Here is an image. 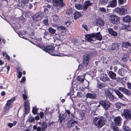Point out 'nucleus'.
I'll use <instances>...</instances> for the list:
<instances>
[{"label": "nucleus", "instance_id": "nucleus-11", "mask_svg": "<svg viewBox=\"0 0 131 131\" xmlns=\"http://www.w3.org/2000/svg\"><path fill=\"white\" fill-rule=\"evenodd\" d=\"M119 90L122 92L123 93L125 94L128 96H130V91L128 89L122 87H119L118 88Z\"/></svg>", "mask_w": 131, "mask_h": 131}, {"label": "nucleus", "instance_id": "nucleus-15", "mask_svg": "<svg viewBox=\"0 0 131 131\" xmlns=\"http://www.w3.org/2000/svg\"><path fill=\"white\" fill-rule=\"evenodd\" d=\"M83 63L84 66H86L88 65L89 62L90 57L87 54H85L83 56Z\"/></svg>", "mask_w": 131, "mask_h": 131}, {"label": "nucleus", "instance_id": "nucleus-51", "mask_svg": "<svg viewBox=\"0 0 131 131\" xmlns=\"http://www.w3.org/2000/svg\"><path fill=\"white\" fill-rule=\"evenodd\" d=\"M71 23V21L69 20H68L66 22H65V25H66V27H69V26L70 25Z\"/></svg>", "mask_w": 131, "mask_h": 131}, {"label": "nucleus", "instance_id": "nucleus-62", "mask_svg": "<svg viewBox=\"0 0 131 131\" xmlns=\"http://www.w3.org/2000/svg\"><path fill=\"white\" fill-rule=\"evenodd\" d=\"M77 80L80 82H82V78L81 77L79 76H78L77 78Z\"/></svg>", "mask_w": 131, "mask_h": 131}, {"label": "nucleus", "instance_id": "nucleus-58", "mask_svg": "<svg viewBox=\"0 0 131 131\" xmlns=\"http://www.w3.org/2000/svg\"><path fill=\"white\" fill-rule=\"evenodd\" d=\"M127 88L129 89H131V83L129 82L127 83Z\"/></svg>", "mask_w": 131, "mask_h": 131}, {"label": "nucleus", "instance_id": "nucleus-34", "mask_svg": "<svg viewBox=\"0 0 131 131\" xmlns=\"http://www.w3.org/2000/svg\"><path fill=\"white\" fill-rule=\"evenodd\" d=\"M57 29L61 32H63L64 30H66V28L62 26H59L57 27Z\"/></svg>", "mask_w": 131, "mask_h": 131}, {"label": "nucleus", "instance_id": "nucleus-53", "mask_svg": "<svg viewBox=\"0 0 131 131\" xmlns=\"http://www.w3.org/2000/svg\"><path fill=\"white\" fill-rule=\"evenodd\" d=\"M113 129L114 131H119L118 127L116 126H113Z\"/></svg>", "mask_w": 131, "mask_h": 131}, {"label": "nucleus", "instance_id": "nucleus-33", "mask_svg": "<svg viewBox=\"0 0 131 131\" xmlns=\"http://www.w3.org/2000/svg\"><path fill=\"white\" fill-rule=\"evenodd\" d=\"M106 85V83H98L97 86L98 88L101 89L105 87Z\"/></svg>", "mask_w": 131, "mask_h": 131}, {"label": "nucleus", "instance_id": "nucleus-17", "mask_svg": "<svg viewBox=\"0 0 131 131\" xmlns=\"http://www.w3.org/2000/svg\"><path fill=\"white\" fill-rule=\"evenodd\" d=\"M105 94L106 97L107 99H109L110 101H113L114 99V97L113 95L110 92H105Z\"/></svg>", "mask_w": 131, "mask_h": 131}, {"label": "nucleus", "instance_id": "nucleus-42", "mask_svg": "<svg viewBox=\"0 0 131 131\" xmlns=\"http://www.w3.org/2000/svg\"><path fill=\"white\" fill-rule=\"evenodd\" d=\"M97 23L101 26H102L104 25V21L101 19H99L97 21Z\"/></svg>", "mask_w": 131, "mask_h": 131}, {"label": "nucleus", "instance_id": "nucleus-36", "mask_svg": "<svg viewBox=\"0 0 131 131\" xmlns=\"http://www.w3.org/2000/svg\"><path fill=\"white\" fill-rule=\"evenodd\" d=\"M53 21L55 22H57L59 19V18L58 17L56 14H55L53 15Z\"/></svg>", "mask_w": 131, "mask_h": 131}, {"label": "nucleus", "instance_id": "nucleus-29", "mask_svg": "<svg viewBox=\"0 0 131 131\" xmlns=\"http://www.w3.org/2000/svg\"><path fill=\"white\" fill-rule=\"evenodd\" d=\"M47 127L48 125L47 123L45 122H43L41 126V131H45L46 130L47 128Z\"/></svg>", "mask_w": 131, "mask_h": 131}, {"label": "nucleus", "instance_id": "nucleus-50", "mask_svg": "<svg viewBox=\"0 0 131 131\" xmlns=\"http://www.w3.org/2000/svg\"><path fill=\"white\" fill-rule=\"evenodd\" d=\"M29 121L31 123H33L35 121V119L32 116L30 117L29 119Z\"/></svg>", "mask_w": 131, "mask_h": 131}, {"label": "nucleus", "instance_id": "nucleus-5", "mask_svg": "<svg viewBox=\"0 0 131 131\" xmlns=\"http://www.w3.org/2000/svg\"><path fill=\"white\" fill-rule=\"evenodd\" d=\"M15 99V97H13L11 99L7 101L5 106L4 107L3 109L5 112L9 111L10 108H11L12 107V104Z\"/></svg>", "mask_w": 131, "mask_h": 131}, {"label": "nucleus", "instance_id": "nucleus-45", "mask_svg": "<svg viewBox=\"0 0 131 131\" xmlns=\"http://www.w3.org/2000/svg\"><path fill=\"white\" fill-rule=\"evenodd\" d=\"M122 59L123 61H124V62H126V61L128 59V58L127 57L126 55H124L122 56Z\"/></svg>", "mask_w": 131, "mask_h": 131}, {"label": "nucleus", "instance_id": "nucleus-13", "mask_svg": "<svg viewBox=\"0 0 131 131\" xmlns=\"http://www.w3.org/2000/svg\"><path fill=\"white\" fill-rule=\"evenodd\" d=\"M77 121L72 119L69 121L67 123V126L68 128H70L76 125H77Z\"/></svg>", "mask_w": 131, "mask_h": 131}, {"label": "nucleus", "instance_id": "nucleus-9", "mask_svg": "<svg viewBox=\"0 0 131 131\" xmlns=\"http://www.w3.org/2000/svg\"><path fill=\"white\" fill-rule=\"evenodd\" d=\"M124 115L125 118L129 119H131V110L129 109L124 110Z\"/></svg>", "mask_w": 131, "mask_h": 131}, {"label": "nucleus", "instance_id": "nucleus-25", "mask_svg": "<svg viewBox=\"0 0 131 131\" xmlns=\"http://www.w3.org/2000/svg\"><path fill=\"white\" fill-rule=\"evenodd\" d=\"M81 15V13L78 11L75 12L73 14L75 20L79 18Z\"/></svg>", "mask_w": 131, "mask_h": 131}, {"label": "nucleus", "instance_id": "nucleus-3", "mask_svg": "<svg viewBox=\"0 0 131 131\" xmlns=\"http://www.w3.org/2000/svg\"><path fill=\"white\" fill-rule=\"evenodd\" d=\"M27 95L23 94L22 96L23 99L25 100L24 102V108L25 110V113L26 114H28L29 112L30 109V104L28 100H26L27 98Z\"/></svg>", "mask_w": 131, "mask_h": 131}, {"label": "nucleus", "instance_id": "nucleus-59", "mask_svg": "<svg viewBox=\"0 0 131 131\" xmlns=\"http://www.w3.org/2000/svg\"><path fill=\"white\" fill-rule=\"evenodd\" d=\"M82 95V93L81 92H78L77 93V96L78 97H81Z\"/></svg>", "mask_w": 131, "mask_h": 131}, {"label": "nucleus", "instance_id": "nucleus-38", "mask_svg": "<svg viewBox=\"0 0 131 131\" xmlns=\"http://www.w3.org/2000/svg\"><path fill=\"white\" fill-rule=\"evenodd\" d=\"M122 129L124 130V131H130L129 128L124 124V125Z\"/></svg>", "mask_w": 131, "mask_h": 131}, {"label": "nucleus", "instance_id": "nucleus-31", "mask_svg": "<svg viewBox=\"0 0 131 131\" xmlns=\"http://www.w3.org/2000/svg\"><path fill=\"white\" fill-rule=\"evenodd\" d=\"M108 78L106 76V75L102 74L100 77V79L103 82H105L107 80Z\"/></svg>", "mask_w": 131, "mask_h": 131}, {"label": "nucleus", "instance_id": "nucleus-4", "mask_svg": "<svg viewBox=\"0 0 131 131\" xmlns=\"http://www.w3.org/2000/svg\"><path fill=\"white\" fill-rule=\"evenodd\" d=\"M38 46L43 51L49 53L50 54H51L53 51L55 49V47L52 45L47 46H46L44 45H41L40 44H38Z\"/></svg>", "mask_w": 131, "mask_h": 131}, {"label": "nucleus", "instance_id": "nucleus-52", "mask_svg": "<svg viewBox=\"0 0 131 131\" xmlns=\"http://www.w3.org/2000/svg\"><path fill=\"white\" fill-rule=\"evenodd\" d=\"M85 85H84V83H83V84L84 86V87L85 88H86L88 86V84H89L88 82L85 79Z\"/></svg>", "mask_w": 131, "mask_h": 131}, {"label": "nucleus", "instance_id": "nucleus-40", "mask_svg": "<svg viewBox=\"0 0 131 131\" xmlns=\"http://www.w3.org/2000/svg\"><path fill=\"white\" fill-rule=\"evenodd\" d=\"M75 7V8L77 9H82V5L80 4H76Z\"/></svg>", "mask_w": 131, "mask_h": 131}, {"label": "nucleus", "instance_id": "nucleus-37", "mask_svg": "<svg viewBox=\"0 0 131 131\" xmlns=\"http://www.w3.org/2000/svg\"><path fill=\"white\" fill-rule=\"evenodd\" d=\"M49 31L52 34H54L56 32V30L52 27H49Z\"/></svg>", "mask_w": 131, "mask_h": 131}, {"label": "nucleus", "instance_id": "nucleus-57", "mask_svg": "<svg viewBox=\"0 0 131 131\" xmlns=\"http://www.w3.org/2000/svg\"><path fill=\"white\" fill-rule=\"evenodd\" d=\"M49 34L48 32L46 30H45L44 33V36L43 38L46 39V38L45 37L48 34Z\"/></svg>", "mask_w": 131, "mask_h": 131}, {"label": "nucleus", "instance_id": "nucleus-49", "mask_svg": "<svg viewBox=\"0 0 131 131\" xmlns=\"http://www.w3.org/2000/svg\"><path fill=\"white\" fill-rule=\"evenodd\" d=\"M43 23L45 25H49V23L48 22V19H45L43 20Z\"/></svg>", "mask_w": 131, "mask_h": 131}, {"label": "nucleus", "instance_id": "nucleus-10", "mask_svg": "<svg viewBox=\"0 0 131 131\" xmlns=\"http://www.w3.org/2000/svg\"><path fill=\"white\" fill-rule=\"evenodd\" d=\"M114 11L121 15L125 14L127 12V11L125 9L119 7L115 8L114 9Z\"/></svg>", "mask_w": 131, "mask_h": 131}, {"label": "nucleus", "instance_id": "nucleus-16", "mask_svg": "<svg viewBox=\"0 0 131 131\" xmlns=\"http://www.w3.org/2000/svg\"><path fill=\"white\" fill-rule=\"evenodd\" d=\"M122 119L121 117L118 116L114 118L113 121L115 124L116 125H120Z\"/></svg>", "mask_w": 131, "mask_h": 131}, {"label": "nucleus", "instance_id": "nucleus-28", "mask_svg": "<svg viewBox=\"0 0 131 131\" xmlns=\"http://www.w3.org/2000/svg\"><path fill=\"white\" fill-rule=\"evenodd\" d=\"M108 30L109 33L112 36H116L117 35V33L116 32L114 31L113 29L109 28Z\"/></svg>", "mask_w": 131, "mask_h": 131}, {"label": "nucleus", "instance_id": "nucleus-64", "mask_svg": "<svg viewBox=\"0 0 131 131\" xmlns=\"http://www.w3.org/2000/svg\"><path fill=\"white\" fill-rule=\"evenodd\" d=\"M18 72H21L22 70L19 67H17L16 69Z\"/></svg>", "mask_w": 131, "mask_h": 131}, {"label": "nucleus", "instance_id": "nucleus-55", "mask_svg": "<svg viewBox=\"0 0 131 131\" xmlns=\"http://www.w3.org/2000/svg\"><path fill=\"white\" fill-rule=\"evenodd\" d=\"M26 80V78L25 77H23L20 81V82L21 83H24Z\"/></svg>", "mask_w": 131, "mask_h": 131}, {"label": "nucleus", "instance_id": "nucleus-27", "mask_svg": "<svg viewBox=\"0 0 131 131\" xmlns=\"http://www.w3.org/2000/svg\"><path fill=\"white\" fill-rule=\"evenodd\" d=\"M109 75L110 77L112 79L115 80L116 78V74L112 71H110L109 72Z\"/></svg>", "mask_w": 131, "mask_h": 131}, {"label": "nucleus", "instance_id": "nucleus-56", "mask_svg": "<svg viewBox=\"0 0 131 131\" xmlns=\"http://www.w3.org/2000/svg\"><path fill=\"white\" fill-rule=\"evenodd\" d=\"M99 10L101 12H106V10L105 9L104 7H101L100 8Z\"/></svg>", "mask_w": 131, "mask_h": 131}, {"label": "nucleus", "instance_id": "nucleus-14", "mask_svg": "<svg viewBox=\"0 0 131 131\" xmlns=\"http://www.w3.org/2000/svg\"><path fill=\"white\" fill-rule=\"evenodd\" d=\"M64 113L66 115V117L67 119L69 118L73 119L74 118L73 113H71L70 111L66 109L65 112Z\"/></svg>", "mask_w": 131, "mask_h": 131}, {"label": "nucleus", "instance_id": "nucleus-39", "mask_svg": "<svg viewBox=\"0 0 131 131\" xmlns=\"http://www.w3.org/2000/svg\"><path fill=\"white\" fill-rule=\"evenodd\" d=\"M38 109L36 107H33L32 110V113L34 115L36 114L38 111Z\"/></svg>", "mask_w": 131, "mask_h": 131}, {"label": "nucleus", "instance_id": "nucleus-30", "mask_svg": "<svg viewBox=\"0 0 131 131\" xmlns=\"http://www.w3.org/2000/svg\"><path fill=\"white\" fill-rule=\"evenodd\" d=\"M130 43L129 42H123L122 45L123 47L127 48L128 47L131 46Z\"/></svg>", "mask_w": 131, "mask_h": 131}, {"label": "nucleus", "instance_id": "nucleus-1", "mask_svg": "<svg viewBox=\"0 0 131 131\" xmlns=\"http://www.w3.org/2000/svg\"><path fill=\"white\" fill-rule=\"evenodd\" d=\"M85 39L88 41L91 42L95 41L96 39L101 40L102 39V36L100 33L99 32L95 34L94 33L85 35Z\"/></svg>", "mask_w": 131, "mask_h": 131}, {"label": "nucleus", "instance_id": "nucleus-12", "mask_svg": "<svg viewBox=\"0 0 131 131\" xmlns=\"http://www.w3.org/2000/svg\"><path fill=\"white\" fill-rule=\"evenodd\" d=\"M43 15H41V13H38L33 15L32 18L35 21H38L41 20V18Z\"/></svg>", "mask_w": 131, "mask_h": 131}, {"label": "nucleus", "instance_id": "nucleus-46", "mask_svg": "<svg viewBox=\"0 0 131 131\" xmlns=\"http://www.w3.org/2000/svg\"><path fill=\"white\" fill-rule=\"evenodd\" d=\"M29 0H22L21 1V3L24 5H25L26 4L29 3Z\"/></svg>", "mask_w": 131, "mask_h": 131}, {"label": "nucleus", "instance_id": "nucleus-22", "mask_svg": "<svg viewBox=\"0 0 131 131\" xmlns=\"http://www.w3.org/2000/svg\"><path fill=\"white\" fill-rule=\"evenodd\" d=\"M70 40L74 45H77L79 43L78 39L75 37H72L70 39Z\"/></svg>", "mask_w": 131, "mask_h": 131}, {"label": "nucleus", "instance_id": "nucleus-21", "mask_svg": "<svg viewBox=\"0 0 131 131\" xmlns=\"http://www.w3.org/2000/svg\"><path fill=\"white\" fill-rule=\"evenodd\" d=\"M85 96L88 98H90L92 99H94L96 98V95L94 93L91 94L89 93L86 94L85 95Z\"/></svg>", "mask_w": 131, "mask_h": 131}, {"label": "nucleus", "instance_id": "nucleus-7", "mask_svg": "<svg viewBox=\"0 0 131 131\" xmlns=\"http://www.w3.org/2000/svg\"><path fill=\"white\" fill-rule=\"evenodd\" d=\"M99 103L105 110H107L110 107V103L108 101L101 100Z\"/></svg>", "mask_w": 131, "mask_h": 131}, {"label": "nucleus", "instance_id": "nucleus-44", "mask_svg": "<svg viewBox=\"0 0 131 131\" xmlns=\"http://www.w3.org/2000/svg\"><path fill=\"white\" fill-rule=\"evenodd\" d=\"M3 56H5L6 59H7L8 60H9L10 59V57L8 56L7 53L3 52Z\"/></svg>", "mask_w": 131, "mask_h": 131}, {"label": "nucleus", "instance_id": "nucleus-60", "mask_svg": "<svg viewBox=\"0 0 131 131\" xmlns=\"http://www.w3.org/2000/svg\"><path fill=\"white\" fill-rule=\"evenodd\" d=\"M39 116L41 118H42L44 116V113L42 112H41L39 113Z\"/></svg>", "mask_w": 131, "mask_h": 131}, {"label": "nucleus", "instance_id": "nucleus-35", "mask_svg": "<svg viewBox=\"0 0 131 131\" xmlns=\"http://www.w3.org/2000/svg\"><path fill=\"white\" fill-rule=\"evenodd\" d=\"M109 0H100L99 3L102 5H105L107 4Z\"/></svg>", "mask_w": 131, "mask_h": 131}, {"label": "nucleus", "instance_id": "nucleus-2", "mask_svg": "<svg viewBox=\"0 0 131 131\" xmlns=\"http://www.w3.org/2000/svg\"><path fill=\"white\" fill-rule=\"evenodd\" d=\"M105 119L103 117L99 118H95L93 121V123L99 128H101L105 124Z\"/></svg>", "mask_w": 131, "mask_h": 131}, {"label": "nucleus", "instance_id": "nucleus-19", "mask_svg": "<svg viewBox=\"0 0 131 131\" xmlns=\"http://www.w3.org/2000/svg\"><path fill=\"white\" fill-rule=\"evenodd\" d=\"M66 115L64 114L60 113L58 116V120L59 121L60 123H61L66 118Z\"/></svg>", "mask_w": 131, "mask_h": 131}, {"label": "nucleus", "instance_id": "nucleus-43", "mask_svg": "<svg viewBox=\"0 0 131 131\" xmlns=\"http://www.w3.org/2000/svg\"><path fill=\"white\" fill-rule=\"evenodd\" d=\"M72 12L73 11L72 10V8H69V9H68L66 11V13L67 14L69 15L70 14H71L72 13Z\"/></svg>", "mask_w": 131, "mask_h": 131}, {"label": "nucleus", "instance_id": "nucleus-24", "mask_svg": "<svg viewBox=\"0 0 131 131\" xmlns=\"http://www.w3.org/2000/svg\"><path fill=\"white\" fill-rule=\"evenodd\" d=\"M116 94L118 96V97L121 99H122L124 97V95L118 90L114 89V90Z\"/></svg>", "mask_w": 131, "mask_h": 131}, {"label": "nucleus", "instance_id": "nucleus-48", "mask_svg": "<svg viewBox=\"0 0 131 131\" xmlns=\"http://www.w3.org/2000/svg\"><path fill=\"white\" fill-rule=\"evenodd\" d=\"M126 1V0H118V3L119 4L122 5L124 4Z\"/></svg>", "mask_w": 131, "mask_h": 131}, {"label": "nucleus", "instance_id": "nucleus-41", "mask_svg": "<svg viewBox=\"0 0 131 131\" xmlns=\"http://www.w3.org/2000/svg\"><path fill=\"white\" fill-rule=\"evenodd\" d=\"M33 128L34 130H36L37 131H41V128L40 127L38 126L37 127L36 125H34L33 126Z\"/></svg>", "mask_w": 131, "mask_h": 131}, {"label": "nucleus", "instance_id": "nucleus-23", "mask_svg": "<svg viewBox=\"0 0 131 131\" xmlns=\"http://www.w3.org/2000/svg\"><path fill=\"white\" fill-rule=\"evenodd\" d=\"M92 3H90V1H85L84 3V6L82 8L83 10L84 11H86V9L88 8V7L91 5Z\"/></svg>", "mask_w": 131, "mask_h": 131}, {"label": "nucleus", "instance_id": "nucleus-63", "mask_svg": "<svg viewBox=\"0 0 131 131\" xmlns=\"http://www.w3.org/2000/svg\"><path fill=\"white\" fill-rule=\"evenodd\" d=\"M28 8L29 9H31L33 7V5L31 3H29L28 5Z\"/></svg>", "mask_w": 131, "mask_h": 131}, {"label": "nucleus", "instance_id": "nucleus-8", "mask_svg": "<svg viewBox=\"0 0 131 131\" xmlns=\"http://www.w3.org/2000/svg\"><path fill=\"white\" fill-rule=\"evenodd\" d=\"M52 2L53 5L56 7H62L65 5L63 0H53Z\"/></svg>", "mask_w": 131, "mask_h": 131}, {"label": "nucleus", "instance_id": "nucleus-61", "mask_svg": "<svg viewBox=\"0 0 131 131\" xmlns=\"http://www.w3.org/2000/svg\"><path fill=\"white\" fill-rule=\"evenodd\" d=\"M22 73L21 72H19L18 75V79L20 78L22 76Z\"/></svg>", "mask_w": 131, "mask_h": 131}, {"label": "nucleus", "instance_id": "nucleus-32", "mask_svg": "<svg viewBox=\"0 0 131 131\" xmlns=\"http://www.w3.org/2000/svg\"><path fill=\"white\" fill-rule=\"evenodd\" d=\"M123 21L126 22H129L131 20L130 17L128 16H126L124 17L123 19Z\"/></svg>", "mask_w": 131, "mask_h": 131}, {"label": "nucleus", "instance_id": "nucleus-6", "mask_svg": "<svg viewBox=\"0 0 131 131\" xmlns=\"http://www.w3.org/2000/svg\"><path fill=\"white\" fill-rule=\"evenodd\" d=\"M109 18L111 22L113 24L117 25L120 23V18L117 16L111 15L109 16Z\"/></svg>", "mask_w": 131, "mask_h": 131}, {"label": "nucleus", "instance_id": "nucleus-20", "mask_svg": "<svg viewBox=\"0 0 131 131\" xmlns=\"http://www.w3.org/2000/svg\"><path fill=\"white\" fill-rule=\"evenodd\" d=\"M118 45L116 43H113L112 45L108 48V50L111 51L115 49H118Z\"/></svg>", "mask_w": 131, "mask_h": 131}, {"label": "nucleus", "instance_id": "nucleus-54", "mask_svg": "<svg viewBox=\"0 0 131 131\" xmlns=\"http://www.w3.org/2000/svg\"><path fill=\"white\" fill-rule=\"evenodd\" d=\"M43 7L44 8V12L45 13H47L48 12V9L46 6H43Z\"/></svg>", "mask_w": 131, "mask_h": 131}, {"label": "nucleus", "instance_id": "nucleus-47", "mask_svg": "<svg viewBox=\"0 0 131 131\" xmlns=\"http://www.w3.org/2000/svg\"><path fill=\"white\" fill-rule=\"evenodd\" d=\"M116 107L118 108H120L122 105V104L120 103H117L115 104Z\"/></svg>", "mask_w": 131, "mask_h": 131}, {"label": "nucleus", "instance_id": "nucleus-18", "mask_svg": "<svg viewBox=\"0 0 131 131\" xmlns=\"http://www.w3.org/2000/svg\"><path fill=\"white\" fill-rule=\"evenodd\" d=\"M117 4V2L116 0H112L110 2L107 7H114L116 6Z\"/></svg>", "mask_w": 131, "mask_h": 131}, {"label": "nucleus", "instance_id": "nucleus-26", "mask_svg": "<svg viewBox=\"0 0 131 131\" xmlns=\"http://www.w3.org/2000/svg\"><path fill=\"white\" fill-rule=\"evenodd\" d=\"M51 55L52 56H62V54H61L60 52H59V51L55 50H54L53 51Z\"/></svg>", "mask_w": 131, "mask_h": 131}]
</instances>
